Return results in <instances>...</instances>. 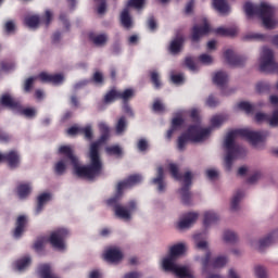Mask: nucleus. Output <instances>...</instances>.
Instances as JSON below:
<instances>
[{
	"instance_id": "obj_1",
	"label": "nucleus",
	"mask_w": 278,
	"mask_h": 278,
	"mask_svg": "<svg viewBox=\"0 0 278 278\" xmlns=\"http://www.w3.org/2000/svg\"><path fill=\"white\" fill-rule=\"evenodd\" d=\"M100 138L90 144L89 160L90 164L87 166L79 165V159L76 157L71 146H61L59 148V154L64 155L70 160L72 166L74 167V173L77 177L84 179H96L103 172V163L101 162V155L99 154V148L101 144L108 142L110 139V127L105 123L99 124Z\"/></svg>"
},
{
	"instance_id": "obj_2",
	"label": "nucleus",
	"mask_w": 278,
	"mask_h": 278,
	"mask_svg": "<svg viewBox=\"0 0 278 278\" xmlns=\"http://www.w3.org/2000/svg\"><path fill=\"white\" fill-rule=\"evenodd\" d=\"M238 137L248 140V142H250L252 147H257V144L264 142L266 138H268V131H254L250 129H236L229 131L226 136L224 143V147L226 149L225 168L228 172L231 170V167L233 166V160H236L240 151H242V148L236 144V139Z\"/></svg>"
},
{
	"instance_id": "obj_3",
	"label": "nucleus",
	"mask_w": 278,
	"mask_h": 278,
	"mask_svg": "<svg viewBox=\"0 0 278 278\" xmlns=\"http://www.w3.org/2000/svg\"><path fill=\"white\" fill-rule=\"evenodd\" d=\"M141 181L142 176L140 174L130 175L126 180L117 184L116 194L106 200V205L113 207L114 214L117 218H121L122 220H131V213L138 210V204L132 200L129 201L126 206H123L121 205V197H123V190H125V188H131Z\"/></svg>"
},
{
	"instance_id": "obj_4",
	"label": "nucleus",
	"mask_w": 278,
	"mask_h": 278,
	"mask_svg": "<svg viewBox=\"0 0 278 278\" xmlns=\"http://www.w3.org/2000/svg\"><path fill=\"white\" fill-rule=\"evenodd\" d=\"M243 10L248 18L258 16L266 29H275V27L278 25L277 20L273 18L275 16V8L270 4H266V2H262L258 5L251 2H245Z\"/></svg>"
},
{
	"instance_id": "obj_5",
	"label": "nucleus",
	"mask_w": 278,
	"mask_h": 278,
	"mask_svg": "<svg viewBox=\"0 0 278 278\" xmlns=\"http://www.w3.org/2000/svg\"><path fill=\"white\" fill-rule=\"evenodd\" d=\"M210 134H212V127L202 128L199 125L189 126L187 131L178 137V151H186V144H188V142H203Z\"/></svg>"
},
{
	"instance_id": "obj_6",
	"label": "nucleus",
	"mask_w": 278,
	"mask_h": 278,
	"mask_svg": "<svg viewBox=\"0 0 278 278\" xmlns=\"http://www.w3.org/2000/svg\"><path fill=\"white\" fill-rule=\"evenodd\" d=\"M169 173L176 181H184L182 187L179 189L182 205H192V192H190V186H192V173L187 172L182 176L179 173L177 164L172 163L168 166Z\"/></svg>"
},
{
	"instance_id": "obj_7",
	"label": "nucleus",
	"mask_w": 278,
	"mask_h": 278,
	"mask_svg": "<svg viewBox=\"0 0 278 278\" xmlns=\"http://www.w3.org/2000/svg\"><path fill=\"white\" fill-rule=\"evenodd\" d=\"M261 73H277L278 64L275 62V53L268 47H264L260 63Z\"/></svg>"
},
{
	"instance_id": "obj_8",
	"label": "nucleus",
	"mask_w": 278,
	"mask_h": 278,
	"mask_svg": "<svg viewBox=\"0 0 278 278\" xmlns=\"http://www.w3.org/2000/svg\"><path fill=\"white\" fill-rule=\"evenodd\" d=\"M68 238V229L66 228H59L51 232L49 237V242L53 249H58V251H64L65 244L64 240Z\"/></svg>"
},
{
	"instance_id": "obj_9",
	"label": "nucleus",
	"mask_w": 278,
	"mask_h": 278,
	"mask_svg": "<svg viewBox=\"0 0 278 278\" xmlns=\"http://www.w3.org/2000/svg\"><path fill=\"white\" fill-rule=\"evenodd\" d=\"M0 162H7L10 168H18V165L21 164V155L15 150L0 153Z\"/></svg>"
},
{
	"instance_id": "obj_10",
	"label": "nucleus",
	"mask_w": 278,
	"mask_h": 278,
	"mask_svg": "<svg viewBox=\"0 0 278 278\" xmlns=\"http://www.w3.org/2000/svg\"><path fill=\"white\" fill-rule=\"evenodd\" d=\"M212 31V28H210V23H207V20H204L203 26L194 25L191 29V41L199 42L203 36H207Z\"/></svg>"
},
{
	"instance_id": "obj_11",
	"label": "nucleus",
	"mask_w": 278,
	"mask_h": 278,
	"mask_svg": "<svg viewBox=\"0 0 278 278\" xmlns=\"http://www.w3.org/2000/svg\"><path fill=\"white\" fill-rule=\"evenodd\" d=\"M224 58L230 66H244V63L247 62V58L233 53V50H226L224 52Z\"/></svg>"
},
{
	"instance_id": "obj_12",
	"label": "nucleus",
	"mask_w": 278,
	"mask_h": 278,
	"mask_svg": "<svg viewBox=\"0 0 278 278\" xmlns=\"http://www.w3.org/2000/svg\"><path fill=\"white\" fill-rule=\"evenodd\" d=\"M38 79H40L42 84H54V86H58V84H62L64 81V76L62 74H49L47 72H41L38 75Z\"/></svg>"
},
{
	"instance_id": "obj_13",
	"label": "nucleus",
	"mask_w": 278,
	"mask_h": 278,
	"mask_svg": "<svg viewBox=\"0 0 278 278\" xmlns=\"http://www.w3.org/2000/svg\"><path fill=\"white\" fill-rule=\"evenodd\" d=\"M185 42L186 39L184 38V36L175 37L168 46L169 53L172 55H179V52L184 50Z\"/></svg>"
},
{
	"instance_id": "obj_14",
	"label": "nucleus",
	"mask_w": 278,
	"mask_h": 278,
	"mask_svg": "<svg viewBox=\"0 0 278 278\" xmlns=\"http://www.w3.org/2000/svg\"><path fill=\"white\" fill-rule=\"evenodd\" d=\"M0 105L3 108H9L10 110H21V102L14 100L10 93H3L0 97Z\"/></svg>"
},
{
	"instance_id": "obj_15",
	"label": "nucleus",
	"mask_w": 278,
	"mask_h": 278,
	"mask_svg": "<svg viewBox=\"0 0 278 278\" xmlns=\"http://www.w3.org/2000/svg\"><path fill=\"white\" fill-rule=\"evenodd\" d=\"M104 260L110 264H116L123 260V252L116 248H110L104 253Z\"/></svg>"
},
{
	"instance_id": "obj_16",
	"label": "nucleus",
	"mask_w": 278,
	"mask_h": 278,
	"mask_svg": "<svg viewBox=\"0 0 278 278\" xmlns=\"http://www.w3.org/2000/svg\"><path fill=\"white\" fill-rule=\"evenodd\" d=\"M199 213H187L182 219L177 224L178 229H190L193 223H197Z\"/></svg>"
},
{
	"instance_id": "obj_17",
	"label": "nucleus",
	"mask_w": 278,
	"mask_h": 278,
	"mask_svg": "<svg viewBox=\"0 0 278 278\" xmlns=\"http://www.w3.org/2000/svg\"><path fill=\"white\" fill-rule=\"evenodd\" d=\"M25 227H27V216L20 215L15 222L14 238H21L25 233Z\"/></svg>"
},
{
	"instance_id": "obj_18",
	"label": "nucleus",
	"mask_w": 278,
	"mask_h": 278,
	"mask_svg": "<svg viewBox=\"0 0 278 278\" xmlns=\"http://www.w3.org/2000/svg\"><path fill=\"white\" fill-rule=\"evenodd\" d=\"M255 121L256 123H264L266 121H268L269 125H271V127H277L278 125V110H276L273 113V116L270 119H268V115L264 114V113H256L255 114Z\"/></svg>"
},
{
	"instance_id": "obj_19",
	"label": "nucleus",
	"mask_w": 278,
	"mask_h": 278,
	"mask_svg": "<svg viewBox=\"0 0 278 278\" xmlns=\"http://www.w3.org/2000/svg\"><path fill=\"white\" fill-rule=\"evenodd\" d=\"M156 177L152 179V182L157 187L159 192H164L166 185L164 184V167L160 166L156 169Z\"/></svg>"
},
{
	"instance_id": "obj_20",
	"label": "nucleus",
	"mask_w": 278,
	"mask_h": 278,
	"mask_svg": "<svg viewBox=\"0 0 278 278\" xmlns=\"http://www.w3.org/2000/svg\"><path fill=\"white\" fill-rule=\"evenodd\" d=\"M51 201V193H41L37 198V206L35 208V214H40L45 210V205Z\"/></svg>"
},
{
	"instance_id": "obj_21",
	"label": "nucleus",
	"mask_w": 278,
	"mask_h": 278,
	"mask_svg": "<svg viewBox=\"0 0 278 278\" xmlns=\"http://www.w3.org/2000/svg\"><path fill=\"white\" fill-rule=\"evenodd\" d=\"M185 121L182 119V117H174L172 119V126L166 134L167 140H170V138H173V134H175L178 129H181Z\"/></svg>"
},
{
	"instance_id": "obj_22",
	"label": "nucleus",
	"mask_w": 278,
	"mask_h": 278,
	"mask_svg": "<svg viewBox=\"0 0 278 278\" xmlns=\"http://www.w3.org/2000/svg\"><path fill=\"white\" fill-rule=\"evenodd\" d=\"M229 81V76L225 72H217L213 77V83L219 88H224Z\"/></svg>"
},
{
	"instance_id": "obj_23",
	"label": "nucleus",
	"mask_w": 278,
	"mask_h": 278,
	"mask_svg": "<svg viewBox=\"0 0 278 278\" xmlns=\"http://www.w3.org/2000/svg\"><path fill=\"white\" fill-rule=\"evenodd\" d=\"M18 199H27L31 194V185L20 184L16 188Z\"/></svg>"
},
{
	"instance_id": "obj_24",
	"label": "nucleus",
	"mask_w": 278,
	"mask_h": 278,
	"mask_svg": "<svg viewBox=\"0 0 278 278\" xmlns=\"http://www.w3.org/2000/svg\"><path fill=\"white\" fill-rule=\"evenodd\" d=\"M214 33L217 36H229L230 38H233V36L238 35V27H229V28L218 27L214 30Z\"/></svg>"
},
{
	"instance_id": "obj_25",
	"label": "nucleus",
	"mask_w": 278,
	"mask_h": 278,
	"mask_svg": "<svg viewBox=\"0 0 278 278\" xmlns=\"http://www.w3.org/2000/svg\"><path fill=\"white\" fill-rule=\"evenodd\" d=\"M213 8H215L219 14L229 13V4L227 3V0H213Z\"/></svg>"
},
{
	"instance_id": "obj_26",
	"label": "nucleus",
	"mask_w": 278,
	"mask_h": 278,
	"mask_svg": "<svg viewBox=\"0 0 278 278\" xmlns=\"http://www.w3.org/2000/svg\"><path fill=\"white\" fill-rule=\"evenodd\" d=\"M219 217L218 214L212 211H207L204 213L203 225L204 227H210V225H214V223H218Z\"/></svg>"
},
{
	"instance_id": "obj_27",
	"label": "nucleus",
	"mask_w": 278,
	"mask_h": 278,
	"mask_svg": "<svg viewBox=\"0 0 278 278\" xmlns=\"http://www.w3.org/2000/svg\"><path fill=\"white\" fill-rule=\"evenodd\" d=\"M30 264H31V257L24 256L14 263V269L22 273V270H25Z\"/></svg>"
},
{
	"instance_id": "obj_28",
	"label": "nucleus",
	"mask_w": 278,
	"mask_h": 278,
	"mask_svg": "<svg viewBox=\"0 0 278 278\" xmlns=\"http://www.w3.org/2000/svg\"><path fill=\"white\" fill-rule=\"evenodd\" d=\"M121 23L126 29L131 28V15H129V9L127 7L121 13Z\"/></svg>"
},
{
	"instance_id": "obj_29",
	"label": "nucleus",
	"mask_w": 278,
	"mask_h": 278,
	"mask_svg": "<svg viewBox=\"0 0 278 278\" xmlns=\"http://www.w3.org/2000/svg\"><path fill=\"white\" fill-rule=\"evenodd\" d=\"M89 40L93 42L97 47H103L108 42V35L106 34H100V35H94L90 34L89 35Z\"/></svg>"
},
{
	"instance_id": "obj_30",
	"label": "nucleus",
	"mask_w": 278,
	"mask_h": 278,
	"mask_svg": "<svg viewBox=\"0 0 278 278\" xmlns=\"http://www.w3.org/2000/svg\"><path fill=\"white\" fill-rule=\"evenodd\" d=\"M184 253H186V245H184V243H177L169 250V256L174 257L175 260H177L179 255H184Z\"/></svg>"
},
{
	"instance_id": "obj_31",
	"label": "nucleus",
	"mask_w": 278,
	"mask_h": 278,
	"mask_svg": "<svg viewBox=\"0 0 278 278\" xmlns=\"http://www.w3.org/2000/svg\"><path fill=\"white\" fill-rule=\"evenodd\" d=\"M238 110L245 112V114H253L257 110V105L251 104L247 101L239 102L237 104Z\"/></svg>"
},
{
	"instance_id": "obj_32",
	"label": "nucleus",
	"mask_w": 278,
	"mask_h": 278,
	"mask_svg": "<svg viewBox=\"0 0 278 278\" xmlns=\"http://www.w3.org/2000/svg\"><path fill=\"white\" fill-rule=\"evenodd\" d=\"M118 97L122 99L123 103H129V101L136 97V91H134L131 88H128L124 91H118Z\"/></svg>"
},
{
	"instance_id": "obj_33",
	"label": "nucleus",
	"mask_w": 278,
	"mask_h": 278,
	"mask_svg": "<svg viewBox=\"0 0 278 278\" xmlns=\"http://www.w3.org/2000/svg\"><path fill=\"white\" fill-rule=\"evenodd\" d=\"M118 99H119L118 90L111 89L105 93V96L103 98V103H105L106 105H110V103H114V101H116Z\"/></svg>"
},
{
	"instance_id": "obj_34",
	"label": "nucleus",
	"mask_w": 278,
	"mask_h": 278,
	"mask_svg": "<svg viewBox=\"0 0 278 278\" xmlns=\"http://www.w3.org/2000/svg\"><path fill=\"white\" fill-rule=\"evenodd\" d=\"M275 242V232L269 233L258 242V250L264 251L267 247H270Z\"/></svg>"
},
{
	"instance_id": "obj_35",
	"label": "nucleus",
	"mask_w": 278,
	"mask_h": 278,
	"mask_svg": "<svg viewBox=\"0 0 278 278\" xmlns=\"http://www.w3.org/2000/svg\"><path fill=\"white\" fill-rule=\"evenodd\" d=\"M242 197H244V192H242V190H237V192L232 197L231 204H230L232 212H237L240 205V201H242Z\"/></svg>"
},
{
	"instance_id": "obj_36",
	"label": "nucleus",
	"mask_w": 278,
	"mask_h": 278,
	"mask_svg": "<svg viewBox=\"0 0 278 278\" xmlns=\"http://www.w3.org/2000/svg\"><path fill=\"white\" fill-rule=\"evenodd\" d=\"M163 268H164V270L175 273L177 266L175 265L174 256L169 255L167 258L163 260Z\"/></svg>"
},
{
	"instance_id": "obj_37",
	"label": "nucleus",
	"mask_w": 278,
	"mask_h": 278,
	"mask_svg": "<svg viewBox=\"0 0 278 278\" xmlns=\"http://www.w3.org/2000/svg\"><path fill=\"white\" fill-rule=\"evenodd\" d=\"M24 23L27 27H30L31 29L38 27L40 25V17L38 15H31L28 17H25Z\"/></svg>"
},
{
	"instance_id": "obj_38",
	"label": "nucleus",
	"mask_w": 278,
	"mask_h": 278,
	"mask_svg": "<svg viewBox=\"0 0 278 278\" xmlns=\"http://www.w3.org/2000/svg\"><path fill=\"white\" fill-rule=\"evenodd\" d=\"M108 155H114L115 157H123V149L119 146H110L105 149Z\"/></svg>"
},
{
	"instance_id": "obj_39",
	"label": "nucleus",
	"mask_w": 278,
	"mask_h": 278,
	"mask_svg": "<svg viewBox=\"0 0 278 278\" xmlns=\"http://www.w3.org/2000/svg\"><path fill=\"white\" fill-rule=\"evenodd\" d=\"M125 129H127V118L122 116L115 126L116 134L121 135L124 134Z\"/></svg>"
},
{
	"instance_id": "obj_40",
	"label": "nucleus",
	"mask_w": 278,
	"mask_h": 278,
	"mask_svg": "<svg viewBox=\"0 0 278 278\" xmlns=\"http://www.w3.org/2000/svg\"><path fill=\"white\" fill-rule=\"evenodd\" d=\"M175 275H177L179 278H194V276H192L188 268L186 267H176V269H174Z\"/></svg>"
},
{
	"instance_id": "obj_41",
	"label": "nucleus",
	"mask_w": 278,
	"mask_h": 278,
	"mask_svg": "<svg viewBox=\"0 0 278 278\" xmlns=\"http://www.w3.org/2000/svg\"><path fill=\"white\" fill-rule=\"evenodd\" d=\"M150 79L156 90H159V88H162V80H160V74L157 72H150Z\"/></svg>"
},
{
	"instance_id": "obj_42",
	"label": "nucleus",
	"mask_w": 278,
	"mask_h": 278,
	"mask_svg": "<svg viewBox=\"0 0 278 278\" xmlns=\"http://www.w3.org/2000/svg\"><path fill=\"white\" fill-rule=\"evenodd\" d=\"M227 265V257L226 256H217L212 262L213 268H223Z\"/></svg>"
},
{
	"instance_id": "obj_43",
	"label": "nucleus",
	"mask_w": 278,
	"mask_h": 278,
	"mask_svg": "<svg viewBox=\"0 0 278 278\" xmlns=\"http://www.w3.org/2000/svg\"><path fill=\"white\" fill-rule=\"evenodd\" d=\"M91 81L93 84H96L97 86H103L105 78L103 77V73L97 71L92 77H91Z\"/></svg>"
},
{
	"instance_id": "obj_44",
	"label": "nucleus",
	"mask_w": 278,
	"mask_h": 278,
	"mask_svg": "<svg viewBox=\"0 0 278 278\" xmlns=\"http://www.w3.org/2000/svg\"><path fill=\"white\" fill-rule=\"evenodd\" d=\"M244 40H262V41H266L268 40V36L264 35V34H248L244 36Z\"/></svg>"
},
{
	"instance_id": "obj_45",
	"label": "nucleus",
	"mask_w": 278,
	"mask_h": 278,
	"mask_svg": "<svg viewBox=\"0 0 278 278\" xmlns=\"http://www.w3.org/2000/svg\"><path fill=\"white\" fill-rule=\"evenodd\" d=\"M256 92H258V94H262L264 92H270V84L266 83V81H260L256 84Z\"/></svg>"
},
{
	"instance_id": "obj_46",
	"label": "nucleus",
	"mask_w": 278,
	"mask_h": 278,
	"mask_svg": "<svg viewBox=\"0 0 278 278\" xmlns=\"http://www.w3.org/2000/svg\"><path fill=\"white\" fill-rule=\"evenodd\" d=\"M54 173L56 175H64V173H66V163L64 162V160H61L55 163Z\"/></svg>"
},
{
	"instance_id": "obj_47",
	"label": "nucleus",
	"mask_w": 278,
	"mask_h": 278,
	"mask_svg": "<svg viewBox=\"0 0 278 278\" xmlns=\"http://www.w3.org/2000/svg\"><path fill=\"white\" fill-rule=\"evenodd\" d=\"M224 241L230 243L238 242V235L231 230H226L224 232Z\"/></svg>"
},
{
	"instance_id": "obj_48",
	"label": "nucleus",
	"mask_w": 278,
	"mask_h": 278,
	"mask_svg": "<svg viewBox=\"0 0 278 278\" xmlns=\"http://www.w3.org/2000/svg\"><path fill=\"white\" fill-rule=\"evenodd\" d=\"M15 67H16V65L12 61H2V62H0V68L4 73H10V71H14Z\"/></svg>"
},
{
	"instance_id": "obj_49",
	"label": "nucleus",
	"mask_w": 278,
	"mask_h": 278,
	"mask_svg": "<svg viewBox=\"0 0 278 278\" xmlns=\"http://www.w3.org/2000/svg\"><path fill=\"white\" fill-rule=\"evenodd\" d=\"M15 112H17L18 114H23L27 118H34V116H36V110L29 108L23 109V105H21L20 110H15Z\"/></svg>"
},
{
	"instance_id": "obj_50",
	"label": "nucleus",
	"mask_w": 278,
	"mask_h": 278,
	"mask_svg": "<svg viewBox=\"0 0 278 278\" xmlns=\"http://www.w3.org/2000/svg\"><path fill=\"white\" fill-rule=\"evenodd\" d=\"M225 121H226L225 115H214L211 118V125L212 127H220V125L225 123Z\"/></svg>"
},
{
	"instance_id": "obj_51",
	"label": "nucleus",
	"mask_w": 278,
	"mask_h": 278,
	"mask_svg": "<svg viewBox=\"0 0 278 278\" xmlns=\"http://www.w3.org/2000/svg\"><path fill=\"white\" fill-rule=\"evenodd\" d=\"M146 0H129L126 8H135L136 10H142L144 8Z\"/></svg>"
},
{
	"instance_id": "obj_52",
	"label": "nucleus",
	"mask_w": 278,
	"mask_h": 278,
	"mask_svg": "<svg viewBox=\"0 0 278 278\" xmlns=\"http://www.w3.org/2000/svg\"><path fill=\"white\" fill-rule=\"evenodd\" d=\"M212 260V252H207L204 256V258H202V268H203V273H207L208 268H210V262Z\"/></svg>"
},
{
	"instance_id": "obj_53",
	"label": "nucleus",
	"mask_w": 278,
	"mask_h": 278,
	"mask_svg": "<svg viewBox=\"0 0 278 278\" xmlns=\"http://www.w3.org/2000/svg\"><path fill=\"white\" fill-rule=\"evenodd\" d=\"M51 21H53V13L51 10H46L45 15L41 17V22L45 23L46 27H49Z\"/></svg>"
},
{
	"instance_id": "obj_54",
	"label": "nucleus",
	"mask_w": 278,
	"mask_h": 278,
	"mask_svg": "<svg viewBox=\"0 0 278 278\" xmlns=\"http://www.w3.org/2000/svg\"><path fill=\"white\" fill-rule=\"evenodd\" d=\"M80 134H84L86 140H92V126L80 127Z\"/></svg>"
},
{
	"instance_id": "obj_55",
	"label": "nucleus",
	"mask_w": 278,
	"mask_h": 278,
	"mask_svg": "<svg viewBox=\"0 0 278 278\" xmlns=\"http://www.w3.org/2000/svg\"><path fill=\"white\" fill-rule=\"evenodd\" d=\"M16 29V25L14 24L13 21H8L5 24H4V31L5 34H14Z\"/></svg>"
},
{
	"instance_id": "obj_56",
	"label": "nucleus",
	"mask_w": 278,
	"mask_h": 278,
	"mask_svg": "<svg viewBox=\"0 0 278 278\" xmlns=\"http://www.w3.org/2000/svg\"><path fill=\"white\" fill-rule=\"evenodd\" d=\"M33 249H35L37 253H40V251L45 249V238L37 239V241L33 245Z\"/></svg>"
},
{
	"instance_id": "obj_57",
	"label": "nucleus",
	"mask_w": 278,
	"mask_h": 278,
	"mask_svg": "<svg viewBox=\"0 0 278 278\" xmlns=\"http://www.w3.org/2000/svg\"><path fill=\"white\" fill-rule=\"evenodd\" d=\"M152 110H153V112L162 113V112H164V110H166V109L164 108V104L162 103V101H160V100L156 99V100L154 101L153 105H152Z\"/></svg>"
},
{
	"instance_id": "obj_58",
	"label": "nucleus",
	"mask_w": 278,
	"mask_h": 278,
	"mask_svg": "<svg viewBox=\"0 0 278 278\" xmlns=\"http://www.w3.org/2000/svg\"><path fill=\"white\" fill-rule=\"evenodd\" d=\"M36 78L34 77H29L25 80V84H24V91L25 92H31V88H34V81H35Z\"/></svg>"
},
{
	"instance_id": "obj_59",
	"label": "nucleus",
	"mask_w": 278,
	"mask_h": 278,
	"mask_svg": "<svg viewBox=\"0 0 278 278\" xmlns=\"http://www.w3.org/2000/svg\"><path fill=\"white\" fill-rule=\"evenodd\" d=\"M185 64L189 71H197V64L194 63L192 56H187L185 60Z\"/></svg>"
},
{
	"instance_id": "obj_60",
	"label": "nucleus",
	"mask_w": 278,
	"mask_h": 278,
	"mask_svg": "<svg viewBox=\"0 0 278 278\" xmlns=\"http://www.w3.org/2000/svg\"><path fill=\"white\" fill-rule=\"evenodd\" d=\"M199 61H200L202 64H212L213 59H212V55H210V54H201V55L199 56Z\"/></svg>"
},
{
	"instance_id": "obj_61",
	"label": "nucleus",
	"mask_w": 278,
	"mask_h": 278,
	"mask_svg": "<svg viewBox=\"0 0 278 278\" xmlns=\"http://www.w3.org/2000/svg\"><path fill=\"white\" fill-rule=\"evenodd\" d=\"M148 27L151 31H155L157 29V22H155V17L153 16L149 17Z\"/></svg>"
},
{
	"instance_id": "obj_62",
	"label": "nucleus",
	"mask_w": 278,
	"mask_h": 278,
	"mask_svg": "<svg viewBox=\"0 0 278 278\" xmlns=\"http://www.w3.org/2000/svg\"><path fill=\"white\" fill-rule=\"evenodd\" d=\"M255 275L257 278H266V269L262 266H256Z\"/></svg>"
},
{
	"instance_id": "obj_63",
	"label": "nucleus",
	"mask_w": 278,
	"mask_h": 278,
	"mask_svg": "<svg viewBox=\"0 0 278 278\" xmlns=\"http://www.w3.org/2000/svg\"><path fill=\"white\" fill-rule=\"evenodd\" d=\"M139 151H147L149 149V142H147L144 139H140L137 144Z\"/></svg>"
},
{
	"instance_id": "obj_64",
	"label": "nucleus",
	"mask_w": 278,
	"mask_h": 278,
	"mask_svg": "<svg viewBox=\"0 0 278 278\" xmlns=\"http://www.w3.org/2000/svg\"><path fill=\"white\" fill-rule=\"evenodd\" d=\"M142 277V274L138 273V271H130L126 275H124V278H140Z\"/></svg>"
}]
</instances>
